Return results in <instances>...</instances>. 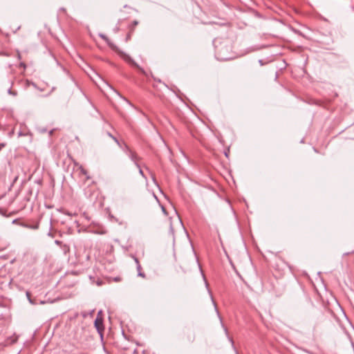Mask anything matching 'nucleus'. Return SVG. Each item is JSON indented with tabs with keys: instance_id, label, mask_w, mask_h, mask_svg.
Returning <instances> with one entry per match:
<instances>
[{
	"instance_id": "nucleus-1",
	"label": "nucleus",
	"mask_w": 354,
	"mask_h": 354,
	"mask_svg": "<svg viewBox=\"0 0 354 354\" xmlns=\"http://www.w3.org/2000/svg\"><path fill=\"white\" fill-rule=\"evenodd\" d=\"M125 148L128 151V156H129V158L136 163V166L138 167L139 173L143 177H145L142 170L141 169V168L140 167L139 165L137 162V156H136V154H135L132 151H131L127 145H125Z\"/></svg>"
},
{
	"instance_id": "nucleus-2",
	"label": "nucleus",
	"mask_w": 354,
	"mask_h": 354,
	"mask_svg": "<svg viewBox=\"0 0 354 354\" xmlns=\"http://www.w3.org/2000/svg\"><path fill=\"white\" fill-rule=\"evenodd\" d=\"M95 326L97 330L98 331V333H102V331L104 330V327H103V320L102 318L97 317L95 319Z\"/></svg>"
},
{
	"instance_id": "nucleus-3",
	"label": "nucleus",
	"mask_w": 354,
	"mask_h": 354,
	"mask_svg": "<svg viewBox=\"0 0 354 354\" xmlns=\"http://www.w3.org/2000/svg\"><path fill=\"white\" fill-rule=\"evenodd\" d=\"M99 36H100L102 39H104V41L108 44V45H109L110 47H111L113 49H115V46L110 42V41H109V38H108L105 35L102 34V33H100V34H99Z\"/></svg>"
},
{
	"instance_id": "nucleus-4",
	"label": "nucleus",
	"mask_w": 354,
	"mask_h": 354,
	"mask_svg": "<svg viewBox=\"0 0 354 354\" xmlns=\"http://www.w3.org/2000/svg\"><path fill=\"white\" fill-rule=\"evenodd\" d=\"M134 259H135V261H136V264H137V270H138V276H140V277H142L145 278V274L144 273H142V270H141V266H140V263H139V261H138V259H137V258H134Z\"/></svg>"
},
{
	"instance_id": "nucleus-5",
	"label": "nucleus",
	"mask_w": 354,
	"mask_h": 354,
	"mask_svg": "<svg viewBox=\"0 0 354 354\" xmlns=\"http://www.w3.org/2000/svg\"><path fill=\"white\" fill-rule=\"evenodd\" d=\"M122 57L129 63L133 64L135 66H138L129 55L122 53Z\"/></svg>"
},
{
	"instance_id": "nucleus-6",
	"label": "nucleus",
	"mask_w": 354,
	"mask_h": 354,
	"mask_svg": "<svg viewBox=\"0 0 354 354\" xmlns=\"http://www.w3.org/2000/svg\"><path fill=\"white\" fill-rule=\"evenodd\" d=\"M21 225L23 227H25L30 228V229H37V227H38V225L30 226V225H28L26 224H21Z\"/></svg>"
},
{
	"instance_id": "nucleus-7",
	"label": "nucleus",
	"mask_w": 354,
	"mask_h": 354,
	"mask_svg": "<svg viewBox=\"0 0 354 354\" xmlns=\"http://www.w3.org/2000/svg\"><path fill=\"white\" fill-rule=\"evenodd\" d=\"M8 94L12 95L13 96H16L17 95V93L15 91H12L11 88H9L8 90Z\"/></svg>"
},
{
	"instance_id": "nucleus-8",
	"label": "nucleus",
	"mask_w": 354,
	"mask_h": 354,
	"mask_svg": "<svg viewBox=\"0 0 354 354\" xmlns=\"http://www.w3.org/2000/svg\"><path fill=\"white\" fill-rule=\"evenodd\" d=\"M65 214L68 215V216H76L77 214L76 213H71V212H69L68 211H66L64 212Z\"/></svg>"
},
{
	"instance_id": "nucleus-9",
	"label": "nucleus",
	"mask_w": 354,
	"mask_h": 354,
	"mask_svg": "<svg viewBox=\"0 0 354 354\" xmlns=\"http://www.w3.org/2000/svg\"><path fill=\"white\" fill-rule=\"evenodd\" d=\"M109 136H110L111 137H112V138H113V139L115 141V142H116L118 145H120L119 141L117 140V138H115L113 137L111 134H109Z\"/></svg>"
},
{
	"instance_id": "nucleus-10",
	"label": "nucleus",
	"mask_w": 354,
	"mask_h": 354,
	"mask_svg": "<svg viewBox=\"0 0 354 354\" xmlns=\"http://www.w3.org/2000/svg\"><path fill=\"white\" fill-rule=\"evenodd\" d=\"M81 171L83 174L86 175V171L84 169H83L82 167H81Z\"/></svg>"
},
{
	"instance_id": "nucleus-11",
	"label": "nucleus",
	"mask_w": 354,
	"mask_h": 354,
	"mask_svg": "<svg viewBox=\"0 0 354 354\" xmlns=\"http://www.w3.org/2000/svg\"><path fill=\"white\" fill-rule=\"evenodd\" d=\"M162 212H164L165 214H167L166 209H165V208L163 206H162Z\"/></svg>"
},
{
	"instance_id": "nucleus-12",
	"label": "nucleus",
	"mask_w": 354,
	"mask_h": 354,
	"mask_svg": "<svg viewBox=\"0 0 354 354\" xmlns=\"http://www.w3.org/2000/svg\"><path fill=\"white\" fill-rule=\"evenodd\" d=\"M26 296H27L28 299H29V298H30V292H26Z\"/></svg>"
},
{
	"instance_id": "nucleus-13",
	"label": "nucleus",
	"mask_w": 354,
	"mask_h": 354,
	"mask_svg": "<svg viewBox=\"0 0 354 354\" xmlns=\"http://www.w3.org/2000/svg\"><path fill=\"white\" fill-rule=\"evenodd\" d=\"M28 301H30V304H35V303L33 301V300H32V299H31V298H29V300H28Z\"/></svg>"
},
{
	"instance_id": "nucleus-14",
	"label": "nucleus",
	"mask_w": 354,
	"mask_h": 354,
	"mask_svg": "<svg viewBox=\"0 0 354 354\" xmlns=\"http://www.w3.org/2000/svg\"><path fill=\"white\" fill-rule=\"evenodd\" d=\"M4 144H1L0 145V151L2 149V148L4 147Z\"/></svg>"
},
{
	"instance_id": "nucleus-15",
	"label": "nucleus",
	"mask_w": 354,
	"mask_h": 354,
	"mask_svg": "<svg viewBox=\"0 0 354 354\" xmlns=\"http://www.w3.org/2000/svg\"><path fill=\"white\" fill-rule=\"evenodd\" d=\"M18 219H15L12 221V223H17Z\"/></svg>"
},
{
	"instance_id": "nucleus-16",
	"label": "nucleus",
	"mask_w": 354,
	"mask_h": 354,
	"mask_svg": "<svg viewBox=\"0 0 354 354\" xmlns=\"http://www.w3.org/2000/svg\"><path fill=\"white\" fill-rule=\"evenodd\" d=\"M118 280H119V279H118V278H115V281H118Z\"/></svg>"
}]
</instances>
